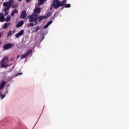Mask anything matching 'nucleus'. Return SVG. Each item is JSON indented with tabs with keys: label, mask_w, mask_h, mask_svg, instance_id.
Returning <instances> with one entry per match:
<instances>
[{
	"label": "nucleus",
	"mask_w": 129,
	"mask_h": 129,
	"mask_svg": "<svg viewBox=\"0 0 129 129\" xmlns=\"http://www.w3.org/2000/svg\"><path fill=\"white\" fill-rule=\"evenodd\" d=\"M66 3H67V0H63L62 2L59 0H54L53 4L51 5V8H54V9H58L60 7L71 8V5L69 4H66Z\"/></svg>",
	"instance_id": "nucleus-1"
},
{
	"label": "nucleus",
	"mask_w": 129,
	"mask_h": 129,
	"mask_svg": "<svg viewBox=\"0 0 129 129\" xmlns=\"http://www.w3.org/2000/svg\"><path fill=\"white\" fill-rule=\"evenodd\" d=\"M14 4V0H10L8 2H4L3 3V7L5 8L3 11L5 13V16H8L9 15L8 11L11 9V7Z\"/></svg>",
	"instance_id": "nucleus-2"
},
{
	"label": "nucleus",
	"mask_w": 129,
	"mask_h": 129,
	"mask_svg": "<svg viewBox=\"0 0 129 129\" xmlns=\"http://www.w3.org/2000/svg\"><path fill=\"white\" fill-rule=\"evenodd\" d=\"M9 57L5 56L0 62L1 68H7L9 66H11L12 64H8V62H9Z\"/></svg>",
	"instance_id": "nucleus-3"
},
{
	"label": "nucleus",
	"mask_w": 129,
	"mask_h": 129,
	"mask_svg": "<svg viewBox=\"0 0 129 129\" xmlns=\"http://www.w3.org/2000/svg\"><path fill=\"white\" fill-rule=\"evenodd\" d=\"M38 20V15H35L33 13L30 17L29 22L30 23H33V22H35Z\"/></svg>",
	"instance_id": "nucleus-4"
},
{
	"label": "nucleus",
	"mask_w": 129,
	"mask_h": 129,
	"mask_svg": "<svg viewBox=\"0 0 129 129\" xmlns=\"http://www.w3.org/2000/svg\"><path fill=\"white\" fill-rule=\"evenodd\" d=\"M39 6H41V5H39V3L38 4H36V6H35V9L34 10V12H33V14L34 15H35L36 16H37H37L39 14H41V8H38L37 7H39Z\"/></svg>",
	"instance_id": "nucleus-5"
},
{
	"label": "nucleus",
	"mask_w": 129,
	"mask_h": 129,
	"mask_svg": "<svg viewBox=\"0 0 129 129\" xmlns=\"http://www.w3.org/2000/svg\"><path fill=\"white\" fill-rule=\"evenodd\" d=\"M12 48H13L12 43H8L3 46V50H4V51H6V50H9L10 49H12Z\"/></svg>",
	"instance_id": "nucleus-6"
},
{
	"label": "nucleus",
	"mask_w": 129,
	"mask_h": 129,
	"mask_svg": "<svg viewBox=\"0 0 129 129\" xmlns=\"http://www.w3.org/2000/svg\"><path fill=\"white\" fill-rule=\"evenodd\" d=\"M24 34V30H21L19 32L17 33L15 35V37L18 39V38H20V37L23 36V34Z\"/></svg>",
	"instance_id": "nucleus-7"
},
{
	"label": "nucleus",
	"mask_w": 129,
	"mask_h": 129,
	"mask_svg": "<svg viewBox=\"0 0 129 129\" xmlns=\"http://www.w3.org/2000/svg\"><path fill=\"white\" fill-rule=\"evenodd\" d=\"M27 17V13L26 12V10H23L21 13L20 18L21 19H25Z\"/></svg>",
	"instance_id": "nucleus-8"
},
{
	"label": "nucleus",
	"mask_w": 129,
	"mask_h": 129,
	"mask_svg": "<svg viewBox=\"0 0 129 129\" xmlns=\"http://www.w3.org/2000/svg\"><path fill=\"white\" fill-rule=\"evenodd\" d=\"M5 15L3 13H0V22L1 23H4L5 22Z\"/></svg>",
	"instance_id": "nucleus-9"
},
{
	"label": "nucleus",
	"mask_w": 129,
	"mask_h": 129,
	"mask_svg": "<svg viewBox=\"0 0 129 129\" xmlns=\"http://www.w3.org/2000/svg\"><path fill=\"white\" fill-rule=\"evenodd\" d=\"M40 28L39 26H36L33 28V30L32 31L31 33L32 34H33V33H37L39 30H40Z\"/></svg>",
	"instance_id": "nucleus-10"
},
{
	"label": "nucleus",
	"mask_w": 129,
	"mask_h": 129,
	"mask_svg": "<svg viewBox=\"0 0 129 129\" xmlns=\"http://www.w3.org/2000/svg\"><path fill=\"white\" fill-rule=\"evenodd\" d=\"M37 19H38L39 22H42L44 20V19H47V16H42L40 17H37Z\"/></svg>",
	"instance_id": "nucleus-11"
},
{
	"label": "nucleus",
	"mask_w": 129,
	"mask_h": 129,
	"mask_svg": "<svg viewBox=\"0 0 129 129\" xmlns=\"http://www.w3.org/2000/svg\"><path fill=\"white\" fill-rule=\"evenodd\" d=\"M7 84V83L5 81H3L1 84H0V90L3 89L5 86H6V85Z\"/></svg>",
	"instance_id": "nucleus-12"
},
{
	"label": "nucleus",
	"mask_w": 129,
	"mask_h": 129,
	"mask_svg": "<svg viewBox=\"0 0 129 129\" xmlns=\"http://www.w3.org/2000/svg\"><path fill=\"white\" fill-rule=\"evenodd\" d=\"M11 25H12V23H5L3 25V29H4V30H6V29H7L8 27H10V26H11Z\"/></svg>",
	"instance_id": "nucleus-13"
},
{
	"label": "nucleus",
	"mask_w": 129,
	"mask_h": 129,
	"mask_svg": "<svg viewBox=\"0 0 129 129\" xmlns=\"http://www.w3.org/2000/svg\"><path fill=\"white\" fill-rule=\"evenodd\" d=\"M23 25H24V21L22 20L17 24L16 28H20V27H22Z\"/></svg>",
	"instance_id": "nucleus-14"
},
{
	"label": "nucleus",
	"mask_w": 129,
	"mask_h": 129,
	"mask_svg": "<svg viewBox=\"0 0 129 129\" xmlns=\"http://www.w3.org/2000/svg\"><path fill=\"white\" fill-rule=\"evenodd\" d=\"M19 13V11L17 9H15L11 12V16L14 17L15 16V14H18Z\"/></svg>",
	"instance_id": "nucleus-15"
},
{
	"label": "nucleus",
	"mask_w": 129,
	"mask_h": 129,
	"mask_svg": "<svg viewBox=\"0 0 129 129\" xmlns=\"http://www.w3.org/2000/svg\"><path fill=\"white\" fill-rule=\"evenodd\" d=\"M52 23H53V21H52L48 22L47 24L44 27V29H47V28H48Z\"/></svg>",
	"instance_id": "nucleus-16"
},
{
	"label": "nucleus",
	"mask_w": 129,
	"mask_h": 129,
	"mask_svg": "<svg viewBox=\"0 0 129 129\" xmlns=\"http://www.w3.org/2000/svg\"><path fill=\"white\" fill-rule=\"evenodd\" d=\"M45 2H47V0H39L38 5L39 6H42Z\"/></svg>",
	"instance_id": "nucleus-17"
},
{
	"label": "nucleus",
	"mask_w": 129,
	"mask_h": 129,
	"mask_svg": "<svg viewBox=\"0 0 129 129\" xmlns=\"http://www.w3.org/2000/svg\"><path fill=\"white\" fill-rule=\"evenodd\" d=\"M11 15H9L6 18L5 21L6 22H10L11 21Z\"/></svg>",
	"instance_id": "nucleus-18"
},
{
	"label": "nucleus",
	"mask_w": 129,
	"mask_h": 129,
	"mask_svg": "<svg viewBox=\"0 0 129 129\" xmlns=\"http://www.w3.org/2000/svg\"><path fill=\"white\" fill-rule=\"evenodd\" d=\"M27 57H28V54L27 53L22 54L21 56V60H22V59H25V58H27Z\"/></svg>",
	"instance_id": "nucleus-19"
},
{
	"label": "nucleus",
	"mask_w": 129,
	"mask_h": 129,
	"mask_svg": "<svg viewBox=\"0 0 129 129\" xmlns=\"http://www.w3.org/2000/svg\"><path fill=\"white\" fill-rule=\"evenodd\" d=\"M12 36H13V31H12V30H10L7 34V37H11Z\"/></svg>",
	"instance_id": "nucleus-20"
},
{
	"label": "nucleus",
	"mask_w": 129,
	"mask_h": 129,
	"mask_svg": "<svg viewBox=\"0 0 129 129\" xmlns=\"http://www.w3.org/2000/svg\"><path fill=\"white\" fill-rule=\"evenodd\" d=\"M32 52H33V50H28L26 54H27L28 56H29V55H30V54H31L32 53Z\"/></svg>",
	"instance_id": "nucleus-21"
},
{
	"label": "nucleus",
	"mask_w": 129,
	"mask_h": 129,
	"mask_svg": "<svg viewBox=\"0 0 129 129\" xmlns=\"http://www.w3.org/2000/svg\"><path fill=\"white\" fill-rule=\"evenodd\" d=\"M0 96H1V99H4L6 97V95H3L2 93L0 94Z\"/></svg>",
	"instance_id": "nucleus-22"
},
{
	"label": "nucleus",
	"mask_w": 129,
	"mask_h": 129,
	"mask_svg": "<svg viewBox=\"0 0 129 129\" xmlns=\"http://www.w3.org/2000/svg\"><path fill=\"white\" fill-rule=\"evenodd\" d=\"M12 7L13 9H17V8H18V5H13Z\"/></svg>",
	"instance_id": "nucleus-23"
},
{
	"label": "nucleus",
	"mask_w": 129,
	"mask_h": 129,
	"mask_svg": "<svg viewBox=\"0 0 129 129\" xmlns=\"http://www.w3.org/2000/svg\"><path fill=\"white\" fill-rule=\"evenodd\" d=\"M50 16H51V12H48L47 14V15L45 16L47 17V19H48V17H50Z\"/></svg>",
	"instance_id": "nucleus-24"
},
{
	"label": "nucleus",
	"mask_w": 129,
	"mask_h": 129,
	"mask_svg": "<svg viewBox=\"0 0 129 129\" xmlns=\"http://www.w3.org/2000/svg\"><path fill=\"white\" fill-rule=\"evenodd\" d=\"M35 22V24L34 26H37V24H38V22H37V21H34Z\"/></svg>",
	"instance_id": "nucleus-25"
},
{
	"label": "nucleus",
	"mask_w": 129,
	"mask_h": 129,
	"mask_svg": "<svg viewBox=\"0 0 129 129\" xmlns=\"http://www.w3.org/2000/svg\"><path fill=\"white\" fill-rule=\"evenodd\" d=\"M30 25L31 26V27H33L34 26V23H30Z\"/></svg>",
	"instance_id": "nucleus-26"
},
{
	"label": "nucleus",
	"mask_w": 129,
	"mask_h": 129,
	"mask_svg": "<svg viewBox=\"0 0 129 129\" xmlns=\"http://www.w3.org/2000/svg\"><path fill=\"white\" fill-rule=\"evenodd\" d=\"M23 74V73H18L16 76H18V75H22Z\"/></svg>",
	"instance_id": "nucleus-27"
},
{
	"label": "nucleus",
	"mask_w": 129,
	"mask_h": 129,
	"mask_svg": "<svg viewBox=\"0 0 129 129\" xmlns=\"http://www.w3.org/2000/svg\"><path fill=\"white\" fill-rule=\"evenodd\" d=\"M31 0H26V3H30Z\"/></svg>",
	"instance_id": "nucleus-28"
},
{
	"label": "nucleus",
	"mask_w": 129,
	"mask_h": 129,
	"mask_svg": "<svg viewBox=\"0 0 129 129\" xmlns=\"http://www.w3.org/2000/svg\"><path fill=\"white\" fill-rule=\"evenodd\" d=\"M2 36H3V33L0 32V38H1Z\"/></svg>",
	"instance_id": "nucleus-29"
},
{
	"label": "nucleus",
	"mask_w": 129,
	"mask_h": 129,
	"mask_svg": "<svg viewBox=\"0 0 129 129\" xmlns=\"http://www.w3.org/2000/svg\"><path fill=\"white\" fill-rule=\"evenodd\" d=\"M20 55H18V56H17V59H19V58H20Z\"/></svg>",
	"instance_id": "nucleus-30"
},
{
	"label": "nucleus",
	"mask_w": 129,
	"mask_h": 129,
	"mask_svg": "<svg viewBox=\"0 0 129 129\" xmlns=\"http://www.w3.org/2000/svg\"><path fill=\"white\" fill-rule=\"evenodd\" d=\"M13 60H14V57H12V58L10 59V61H13Z\"/></svg>",
	"instance_id": "nucleus-31"
},
{
	"label": "nucleus",
	"mask_w": 129,
	"mask_h": 129,
	"mask_svg": "<svg viewBox=\"0 0 129 129\" xmlns=\"http://www.w3.org/2000/svg\"><path fill=\"white\" fill-rule=\"evenodd\" d=\"M15 32H16V31H15V30H14V31L12 32V33H15Z\"/></svg>",
	"instance_id": "nucleus-32"
},
{
	"label": "nucleus",
	"mask_w": 129,
	"mask_h": 129,
	"mask_svg": "<svg viewBox=\"0 0 129 129\" xmlns=\"http://www.w3.org/2000/svg\"><path fill=\"white\" fill-rule=\"evenodd\" d=\"M19 2H22V0H18Z\"/></svg>",
	"instance_id": "nucleus-33"
},
{
	"label": "nucleus",
	"mask_w": 129,
	"mask_h": 129,
	"mask_svg": "<svg viewBox=\"0 0 129 129\" xmlns=\"http://www.w3.org/2000/svg\"><path fill=\"white\" fill-rule=\"evenodd\" d=\"M43 39H44V36L42 37V39L43 40Z\"/></svg>",
	"instance_id": "nucleus-34"
},
{
	"label": "nucleus",
	"mask_w": 129,
	"mask_h": 129,
	"mask_svg": "<svg viewBox=\"0 0 129 129\" xmlns=\"http://www.w3.org/2000/svg\"><path fill=\"white\" fill-rule=\"evenodd\" d=\"M1 44H2V42H0V45H1Z\"/></svg>",
	"instance_id": "nucleus-35"
}]
</instances>
